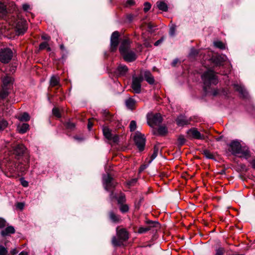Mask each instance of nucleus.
<instances>
[{"mask_svg": "<svg viewBox=\"0 0 255 255\" xmlns=\"http://www.w3.org/2000/svg\"><path fill=\"white\" fill-rule=\"evenodd\" d=\"M202 79L205 85V89L211 85H216L218 83L217 76L213 70H208L202 75Z\"/></svg>", "mask_w": 255, "mask_h": 255, "instance_id": "f257e3e1", "label": "nucleus"}, {"mask_svg": "<svg viewBox=\"0 0 255 255\" xmlns=\"http://www.w3.org/2000/svg\"><path fill=\"white\" fill-rule=\"evenodd\" d=\"M230 146L231 149V152L233 154L236 155L238 154H242L244 156H247L249 154V151L248 148L246 147H242L239 141H232L230 143Z\"/></svg>", "mask_w": 255, "mask_h": 255, "instance_id": "f03ea898", "label": "nucleus"}, {"mask_svg": "<svg viewBox=\"0 0 255 255\" xmlns=\"http://www.w3.org/2000/svg\"><path fill=\"white\" fill-rule=\"evenodd\" d=\"M13 78L10 76H5L2 79L3 86L2 87V90L0 92V96L4 98L8 95V91L7 89L10 88L13 83Z\"/></svg>", "mask_w": 255, "mask_h": 255, "instance_id": "7ed1b4c3", "label": "nucleus"}, {"mask_svg": "<svg viewBox=\"0 0 255 255\" xmlns=\"http://www.w3.org/2000/svg\"><path fill=\"white\" fill-rule=\"evenodd\" d=\"M13 52L8 48L0 49V61L3 63H8L12 59Z\"/></svg>", "mask_w": 255, "mask_h": 255, "instance_id": "20e7f679", "label": "nucleus"}, {"mask_svg": "<svg viewBox=\"0 0 255 255\" xmlns=\"http://www.w3.org/2000/svg\"><path fill=\"white\" fill-rule=\"evenodd\" d=\"M134 140L139 151H142L145 146V138L143 134L137 131L134 135Z\"/></svg>", "mask_w": 255, "mask_h": 255, "instance_id": "39448f33", "label": "nucleus"}, {"mask_svg": "<svg viewBox=\"0 0 255 255\" xmlns=\"http://www.w3.org/2000/svg\"><path fill=\"white\" fill-rule=\"evenodd\" d=\"M143 81L142 76L133 77L131 84V88L134 92L136 94H139L141 92V83Z\"/></svg>", "mask_w": 255, "mask_h": 255, "instance_id": "423d86ee", "label": "nucleus"}, {"mask_svg": "<svg viewBox=\"0 0 255 255\" xmlns=\"http://www.w3.org/2000/svg\"><path fill=\"white\" fill-rule=\"evenodd\" d=\"M162 118L160 114L153 115L148 118L147 120L148 125L151 127L158 126L162 123Z\"/></svg>", "mask_w": 255, "mask_h": 255, "instance_id": "0eeeda50", "label": "nucleus"}, {"mask_svg": "<svg viewBox=\"0 0 255 255\" xmlns=\"http://www.w3.org/2000/svg\"><path fill=\"white\" fill-rule=\"evenodd\" d=\"M187 137L190 138L197 139H204L205 136L202 135L200 132L195 128H191L187 131Z\"/></svg>", "mask_w": 255, "mask_h": 255, "instance_id": "6e6552de", "label": "nucleus"}, {"mask_svg": "<svg viewBox=\"0 0 255 255\" xmlns=\"http://www.w3.org/2000/svg\"><path fill=\"white\" fill-rule=\"evenodd\" d=\"M119 32L117 31H114L111 37V49L112 51H115L119 44Z\"/></svg>", "mask_w": 255, "mask_h": 255, "instance_id": "1a4fd4ad", "label": "nucleus"}, {"mask_svg": "<svg viewBox=\"0 0 255 255\" xmlns=\"http://www.w3.org/2000/svg\"><path fill=\"white\" fill-rule=\"evenodd\" d=\"M130 41L128 38L124 39L120 45L119 50L122 55L129 51Z\"/></svg>", "mask_w": 255, "mask_h": 255, "instance_id": "9d476101", "label": "nucleus"}, {"mask_svg": "<svg viewBox=\"0 0 255 255\" xmlns=\"http://www.w3.org/2000/svg\"><path fill=\"white\" fill-rule=\"evenodd\" d=\"M15 28L18 35L23 34L27 29L26 21L23 20L18 21Z\"/></svg>", "mask_w": 255, "mask_h": 255, "instance_id": "9b49d317", "label": "nucleus"}, {"mask_svg": "<svg viewBox=\"0 0 255 255\" xmlns=\"http://www.w3.org/2000/svg\"><path fill=\"white\" fill-rule=\"evenodd\" d=\"M146 225L147 226L148 230L153 232H156L160 228V225L157 221H152L149 220L146 222Z\"/></svg>", "mask_w": 255, "mask_h": 255, "instance_id": "f8f14e48", "label": "nucleus"}, {"mask_svg": "<svg viewBox=\"0 0 255 255\" xmlns=\"http://www.w3.org/2000/svg\"><path fill=\"white\" fill-rule=\"evenodd\" d=\"M103 132L104 136L109 140L113 139L114 142L118 140V137L115 135L113 136L111 130L107 127H104L103 128Z\"/></svg>", "mask_w": 255, "mask_h": 255, "instance_id": "ddd939ff", "label": "nucleus"}, {"mask_svg": "<svg viewBox=\"0 0 255 255\" xmlns=\"http://www.w3.org/2000/svg\"><path fill=\"white\" fill-rule=\"evenodd\" d=\"M117 235L119 239H128L129 233L124 228L117 229Z\"/></svg>", "mask_w": 255, "mask_h": 255, "instance_id": "4468645a", "label": "nucleus"}, {"mask_svg": "<svg viewBox=\"0 0 255 255\" xmlns=\"http://www.w3.org/2000/svg\"><path fill=\"white\" fill-rule=\"evenodd\" d=\"M124 60L127 62H132L136 59V55L134 52L129 51L122 55Z\"/></svg>", "mask_w": 255, "mask_h": 255, "instance_id": "2eb2a0df", "label": "nucleus"}, {"mask_svg": "<svg viewBox=\"0 0 255 255\" xmlns=\"http://www.w3.org/2000/svg\"><path fill=\"white\" fill-rule=\"evenodd\" d=\"M176 122L178 126H184L189 125L190 123V120L187 119L183 115H180L177 118Z\"/></svg>", "mask_w": 255, "mask_h": 255, "instance_id": "dca6fc26", "label": "nucleus"}, {"mask_svg": "<svg viewBox=\"0 0 255 255\" xmlns=\"http://www.w3.org/2000/svg\"><path fill=\"white\" fill-rule=\"evenodd\" d=\"M15 229L12 226H8L1 231V235L2 237H5L14 233Z\"/></svg>", "mask_w": 255, "mask_h": 255, "instance_id": "f3484780", "label": "nucleus"}, {"mask_svg": "<svg viewBox=\"0 0 255 255\" xmlns=\"http://www.w3.org/2000/svg\"><path fill=\"white\" fill-rule=\"evenodd\" d=\"M25 150V147L23 144H18L14 148V153L20 156L23 154Z\"/></svg>", "mask_w": 255, "mask_h": 255, "instance_id": "a211bd4d", "label": "nucleus"}, {"mask_svg": "<svg viewBox=\"0 0 255 255\" xmlns=\"http://www.w3.org/2000/svg\"><path fill=\"white\" fill-rule=\"evenodd\" d=\"M109 218L111 221L114 223H120L121 221V218L120 215H117L113 211L109 212Z\"/></svg>", "mask_w": 255, "mask_h": 255, "instance_id": "6ab92c4d", "label": "nucleus"}, {"mask_svg": "<svg viewBox=\"0 0 255 255\" xmlns=\"http://www.w3.org/2000/svg\"><path fill=\"white\" fill-rule=\"evenodd\" d=\"M144 77L145 80L149 84H153L154 83V77L151 75V73L148 71H146L144 72Z\"/></svg>", "mask_w": 255, "mask_h": 255, "instance_id": "aec40b11", "label": "nucleus"}, {"mask_svg": "<svg viewBox=\"0 0 255 255\" xmlns=\"http://www.w3.org/2000/svg\"><path fill=\"white\" fill-rule=\"evenodd\" d=\"M125 103L128 109L132 110L135 107L136 101L132 98H129L126 100Z\"/></svg>", "mask_w": 255, "mask_h": 255, "instance_id": "412c9836", "label": "nucleus"}, {"mask_svg": "<svg viewBox=\"0 0 255 255\" xmlns=\"http://www.w3.org/2000/svg\"><path fill=\"white\" fill-rule=\"evenodd\" d=\"M28 129L29 125L25 123L22 124V125H19L17 127L18 131L20 133H24L26 132Z\"/></svg>", "mask_w": 255, "mask_h": 255, "instance_id": "4be33fe9", "label": "nucleus"}, {"mask_svg": "<svg viewBox=\"0 0 255 255\" xmlns=\"http://www.w3.org/2000/svg\"><path fill=\"white\" fill-rule=\"evenodd\" d=\"M117 72L120 75H125L128 71V68L124 65H120L117 68Z\"/></svg>", "mask_w": 255, "mask_h": 255, "instance_id": "5701e85b", "label": "nucleus"}, {"mask_svg": "<svg viewBox=\"0 0 255 255\" xmlns=\"http://www.w3.org/2000/svg\"><path fill=\"white\" fill-rule=\"evenodd\" d=\"M156 5L159 9L163 11H167L168 10L167 4L163 1H158L156 2Z\"/></svg>", "mask_w": 255, "mask_h": 255, "instance_id": "b1692460", "label": "nucleus"}, {"mask_svg": "<svg viewBox=\"0 0 255 255\" xmlns=\"http://www.w3.org/2000/svg\"><path fill=\"white\" fill-rule=\"evenodd\" d=\"M59 78L58 77L53 76L51 77L50 81L51 86L54 87L59 84Z\"/></svg>", "mask_w": 255, "mask_h": 255, "instance_id": "393cba45", "label": "nucleus"}, {"mask_svg": "<svg viewBox=\"0 0 255 255\" xmlns=\"http://www.w3.org/2000/svg\"><path fill=\"white\" fill-rule=\"evenodd\" d=\"M7 10L5 5L1 2H0V17H3L6 15Z\"/></svg>", "mask_w": 255, "mask_h": 255, "instance_id": "a878e982", "label": "nucleus"}, {"mask_svg": "<svg viewBox=\"0 0 255 255\" xmlns=\"http://www.w3.org/2000/svg\"><path fill=\"white\" fill-rule=\"evenodd\" d=\"M17 119L21 122H27L30 120V116L27 113H24L18 117Z\"/></svg>", "mask_w": 255, "mask_h": 255, "instance_id": "bb28decb", "label": "nucleus"}, {"mask_svg": "<svg viewBox=\"0 0 255 255\" xmlns=\"http://www.w3.org/2000/svg\"><path fill=\"white\" fill-rule=\"evenodd\" d=\"M157 132L159 135H165L167 132V128L165 126H160L158 128Z\"/></svg>", "mask_w": 255, "mask_h": 255, "instance_id": "cd10ccee", "label": "nucleus"}, {"mask_svg": "<svg viewBox=\"0 0 255 255\" xmlns=\"http://www.w3.org/2000/svg\"><path fill=\"white\" fill-rule=\"evenodd\" d=\"M113 180V179L109 175H105L103 177V182L104 186L107 184H109Z\"/></svg>", "mask_w": 255, "mask_h": 255, "instance_id": "c85d7f7f", "label": "nucleus"}, {"mask_svg": "<svg viewBox=\"0 0 255 255\" xmlns=\"http://www.w3.org/2000/svg\"><path fill=\"white\" fill-rule=\"evenodd\" d=\"M234 88L235 89L239 92L241 94H242L244 96H246V92L244 88L240 85L238 84L234 85Z\"/></svg>", "mask_w": 255, "mask_h": 255, "instance_id": "c756f323", "label": "nucleus"}, {"mask_svg": "<svg viewBox=\"0 0 255 255\" xmlns=\"http://www.w3.org/2000/svg\"><path fill=\"white\" fill-rule=\"evenodd\" d=\"M149 231L146 225L144 226L140 227L138 229L137 231H136L138 234H144Z\"/></svg>", "mask_w": 255, "mask_h": 255, "instance_id": "7c9ffc66", "label": "nucleus"}, {"mask_svg": "<svg viewBox=\"0 0 255 255\" xmlns=\"http://www.w3.org/2000/svg\"><path fill=\"white\" fill-rule=\"evenodd\" d=\"M214 45L215 47L221 49H225L226 48L225 45L222 41H215L214 42Z\"/></svg>", "mask_w": 255, "mask_h": 255, "instance_id": "2f4dec72", "label": "nucleus"}, {"mask_svg": "<svg viewBox=\"0 0 255 255\" xmlns=\"http://www.w3.org/2000/svg\"><path fill=\"white\" fill-rule=\"evenodd\" d=\"M159 151V149L157 147L154 146L153 152L151 156V159L149 160V163H150L153 159H154L157 156Z\"/></svg>", "mask_w": 255, "mask_h": 255, "instance_id": "473e14b6", "label": "nucleus"}, {"mask_svg": "<svg viewBox=\"0 0 255 255\" xmlns=\"http://www.w3.org/2000/svg\"><path fill=\"white\" fill-rule=\"evenodd\" d=\"M186 142V139L184 138V136L183 135H180L179 136L178 138V146H181Z\"/></svg>", "mask_w": 255, "mask_h": 255, "instance_id": "72a5a7b5", "label": "nucleus"}, {"mask_svg": "<svg viewBox=\"0 0 255 255\" xmlns=\"http://www.w3.org/2000/svg\"><path fill=\"white\" fill-rule=\"evenodd\" d=\"M120 210L121 212L124 213H127L129 210L128 206L127 204H120Z\"/></svg>", "mask_w": 255, "mask_h": 255, "instance_id": "f704fd0d", "label": "nucleus"}, {"mask_svg": "<svg viewBox=\"0 0 255 255\" xmlns=\"http://www.w3.org/2000/svg\"><path fill=\"white\" fill-rule=\"evenodd\" d=\"M116 183L113 182V180L109 184H107L104 186L105 189L107 191H109L112 188L115 187L116 186Z\"/></svg>", "mask_w": 255, "mask_h": 255, "instance_id": "c9c22d12", "label": "nucleus"}, {"mask_svg": "<svg viewBox=\"0 0 255 255\" xmlns=\"http://www.w3.org/2000/svg\"><path fill=\"white\" fill-rule=\"evenodd\" d=\"M223 58L222 57L220 56L216 57L214 59V62L217 65H221L222 64V62H223Z\"/></svg>", "mask_w": 255, "mask_h": 255, "instance_id": "e433bc0d", "label": "nucleus"}, {"mask_svg": "<svg viewBox=\"0 0 255 255\" xmlns=\"http://www.w3.org/2000/svg\"><path fill=\"white\" fill-rule=\"evenodd\" d=\"M125 240H112V244L114 247L121 246L124 245L123 241Z\"/></svg>", "mask_w": 255, "mask_h": 255, "instance_id": "4c0bfd02", "label": "nucleus"}, {"mask_svg": "<svg viewBox=\"0 0 255 255\" xmlns=\"http://www.w3.org/2000/svg\"><path fill=\"white\" fill-rule=\"evenodd\" d=\"M203 154L205 155V156L209 159H213L214 158V155L209 150H205L203 152Z\"/></svg>", "mask_w": 255, "mask_h": 255, "instance_id": "58836bf2", "label": "nucleus"}, {"mask_svg": "<svg viewBox=\"0 0 255 255\" xmlns=\"http://www.w3.org/2000/svg\"><path fill=\"white\" fill-rule=\"evenodd\" d=\"M8 123L5 120L0 121V132L2 131L7 126Z\"/></svg>", "mask_w": 255, "mask_h": 255, "instance_id": "ea45409f", "label": "nucleus"}, {"mask_svg": "<svg viewBox=\"0 0 255 255\" xmlns=\"http://www.w3.org/2000/svg\"><path fill=\"white\" fill-rule=\"evenodd\" d=\"M8 251L6 248L2 245L0 246V255H7Z\"/></svg>", "mask_w": 255, "mask_h": 255, "instance_id": "a19ab883", "label": "nucleus"}, {"mask_svg": "<svg viewBox=\"0 0 255 255\" xmlns=\"http://www.w3.org/2000/svg\"><path fill=\"white\" fill-rule=\"evenodd\" d=\"M103 116H104V119L107 121H111L112 118V116L109 114V113L105 110L103 112Z\"/></svg>", "mask_w": 255, "mask_h": 255, "instance_id": "79ce46f5", "label": "nucleus"}, {"mask_svg": "<svg viewBox=\"0 0 255 255\" xmlns=\"http://www.w3.org/2000/svg\"><path fill=\"white\" fill-rule=\"evenodd\" d=\"M130 130L131 131L135 130L136 128V123L134 121H131L129 124Z\"/></svg>", "mask_w": 255, "mask_h": 255, "instance_id": "37998d69", "label": "nucleus"}, {"mask_svg": "<svg viewBox=\"0 0 255 255\" xmlns=\"http://www.w3.org/2000/svg\"><path fill=\"white\" fill-rule=\"evenodd\" d=\"M53 114L57 118H60L61 115L59 109L57 108H54L52 110Z\"/></svg>", "mask_w": 255, "mask_h": 255, "instance_id": "c03bdc74", "label": "nucleus"}, {"mask_svg": "<svg viewBox=\"0 0 255 255\" xmlns=\"http://www.w3.org/2000/svg\"><path fill=\"white\" fill-rule=\"evenodd\" d=\"M126 201V197L125 195L121 194L118 199V202L120 204H123Z\"/></svg>", "mask_w": 255, "mask_h": 255, "instance_id": "a18cd8bd", "label": "nucleus"}, {"mask_svg": "<svg viewBox=\"0 0 255 255\" xmlns=\"http://www.w3.org/2000/svg\"><path fill=\"white\" fill-rule=\"evenodd\" d=\"M65 126L67 128L73 129L75 128V124L71 122H68L65 124Z\"/></svg>", "mask_w": 255, "mask_h": 255, "instance_id": "49530a36", "label": "nucleus"}, {"mask_svg": "<svg viewBox=\"0 0 255 255\" xmlns=\"http://www.w3.org/2000/svg\"><path fill=\"white\" fill-rule=\"evenodd\" d=\"M144 8H143L144 11L146 12L150 9L151 5L150 4V3H149L148 2H146L144 4Z\"/></svg>", "mask_w": 255, "mask_h": 255, "instance_id": "de8ad7c7", "label": "nucleus"}, {"mask_svg": "<svg viewBox=\"0 0 255 255\" xmlns=\"http://www.w3.org/2000/svg\"><path fill=\"white\" fill-rule=\"evenodd\" d=\"M48 44L47 42H43L39 45V48L40 50H43L48 47Z\"/></svg>", "mask_w": 255, "mask_h": 255, "instance_id": "09e8293b", "label": "nucleus"}, {"mask_svg": "<svg viewBox=\"0 0 255 255\" xmlns=\"http://www.w3.org/2000/svg\"><path fill=\"white\" fill-rule=\"evenodd\" d=\"M8 169L11 173H14L15 172H17L19 170L18 167H16L15 166L14 167H11V168L10 167V166H9V167H8Z\"/></svg>", "mask_w": 255, "mask_h": 255, "instance_id": "8fccbe9b", "label": "nucleus"}, {"mask_svg": "<svg viewBox=\"0 0 255 255\" xmlns=\"http://www.w3.org/2000/svg\"><path fill=\"white\" fill-rule=\"evenodd\" d=\"M20 182L23 187H26L28 186V182L22 178H20Z\"/></svg>", "mask_w": 255, "mask_h": 255, "instance_id": "3c124183", "label": "nucleus"}, {"mask_svg": "<svg viewBox=\"0 0 255 255\" xmlns=\"http://www.w3.org/2000/svg\"><path fill=\"white\" fill-rule=\"evenodd\" d=\"M175 30H176V28H175V26L171 27L170 28V31H169V34L171 36H174L175 33Z\"/></svg>", "mask_w": 255, "mask_h": 255, "instance_id": "603ef678", "label": "nucleus"}, {"mask_svg": "<svg viewBox=\"0 0 255 255\" xmlns=\"http://www.w3.org/2000/svg\"><path fill=\"white\" fill-rule=\"evenodd\" d=\"M6 221L2 218H0V228H3L5 226Z\"/></svg>", "mask_w": 255, "mask_h": 255, "instance_id": "864d4df0", "label": "nucleus"}, {"mask_svg": "<svg viewBox=\"0 0 255 255\" xmlns=\"http://www.w3.org/2000/svg\"><path fill=\"white\" fill-rule=\"evenodd\" d=\"M22 8L24 11H28L30 9V5L27 3L23 4L22 5Z\"/></svg>", "mask_w": 255, "mask_h": 255, "instance_id": "5fc2aeb1", "label": "nucleus"}, {"mask_svg": "<svg viewBox=\"0 0 255 255\" xmlns=\"http://www.w3.org/2000/svg\"><path fill=\"white\" fill-rule=\"evenodd\" d=\"M19 250L16 248H15L14 249H12L10 251V253L12 255H16L18 252H19Z\"/></svg>", "mask_w": 255, "mask_h": 255, "instance_id": "6e6d98bb", "label": "nucleus"}, {"mask_svg": "<svg viewBox=\"0 0 255 255\" xmlns=\"http://www.w3.org/2000/svg\"><path fill=\"white\" fill-rule=\"evenodd\" d=\"M197 54H198V52L196 49H195L194 48L191 49L190 53V56H194L197 55Z\"/></svg>", "mask_w": 255, "mask_h": 255, "instance_id": "4d7b16f0", "label": "nucleus"}, {"mask_svg": "<svg viewBox=\"0 0 255 255\" xmlns=\"http://www.w3.org/2000/svg\"><path fill=\"white\" fill-rule=\"evenodd\" d=\"M215 255H223V250L221 249H219L216 250V253Z\"/></svg>", "mask_w": 255, "mask_h": 255, "instance_id": "13d9d810", "label": "nucleus"}, {"mask_svg": "<svg viewBox=\"0 0 255 255\" xmlns=\"http://www.w3.org/2000/svg\"><path fill=\"white\" fill-rule=\"evenodd\" d=\"M24 204L22 203H18L17 204V205H16V207L17 208L20 209V210H22L23 209V207H24Z\"/></svg>", "mask_w": 255, "mask_h": 255, "instance_id": "bf43d9fd", "label": "nucleus"}, {"mask_svg": "<svg viewBox=\"0 0 255 255\" xmlns=\"http://www.w3.org/2000/svg\"><path fill=\"white\" fill-rule=\"evenodd\" d=\"M163 41V38H161L160 39L158 40L154 43L155 46H158L159 44H160L161 43H162Z\"/></svg>", "mask_w": 255, "mask_h": 255, "instance_id": "052dcab7", "label": "nucleus"}, {"mask_svg": "<svg viewBox=\"0 0 255 255\" xmlns=\"http://www.w3.org/2000/svg\"><path fill=\"white\" fill-rule=\"evenodd\" d=\"M93 123L91 122V121H90V120L89 119L88 120V128L89 129V130H91V128H92V127H93Z\"/></svg>", "mask_w": 255, "mask_h": 255, "instance_id": "680f3d73", "label": "nucleus"}, {"mask_svg": "<svg viewBox=\"0 0 255 255\" xmlns=\"http://www.w3.org/2000/svg\"><path fill=\"white\" fill-rule=\"evenodd\" d=\"M134 3V1L133 0H127V4L129 5H133Z\"/></svg>", "mask_w": 255, "mask_h": 255, "instance_id": "e2e57ef3", "label": "nucleus"}, {"mask_svg": "<svg viewBox=\"0 0 255 255\" xmlns=\"http://www.w3.org/2000/svg\"><path fill=\"white\" fill-rule=\"evenodd\" d=\"M251 164H252V167L255 169V158L252 160Z\"/></svg>", "mask_w": 255, "mask_h": 255, "instance_id": "0e129e2a", "label": "nucleus"}, {"mask_svg": "<svg viewBox=\"0 0 255 255\" xmlns=\"http://www.w3.org/2000/svg\"><path fill=\"white\" fill-rule=\"evenodd\" d=\"M178 62V59H176L173 60V61L172 63V65L173 66H175L176 64Z\"/></svg>", "mask_w": 255, "mask_h": 255, "instance_id": "69168bd1", "label": "nucleus"}, {"mask_svg": "<svg viewBox=\"0 0 255 255\" xmlns=\"http://www.w3.org/2000/svg\"><path fill=\"white\" fill-rule=\"evenodd\" d=\"M137 180L136 179H133L130 181L129 182L128 184L129 185H132L133 183H135L136 182Z\"/></svg>", "mask_w": 255, "mask_h": 255, "instance_id": "338daca9", "label": "nucleus"}, {"mask_svg": "<svg viewBox=\"0 0 255 255\" xmlns=\"http://www.w3.org/2000/svg\"><path fill=\"white\" fill-rule=\"evenodd\" d=\"M18 255H28V253L26 251H22Z\"/></svg>", "mask_w": 255, "mask_h": 255, "instance_id": "774afa93", "label": "nucleus"}]
</instances>
